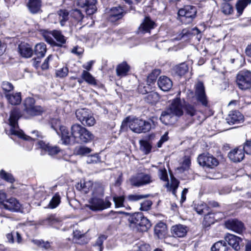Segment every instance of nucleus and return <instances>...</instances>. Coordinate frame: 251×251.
<instances>
[{
	"label": "nucleus",
	"instance_id": "1",
	"mask_svg": "<svg viewBox=\"0 0 251 251\" xmlns=\"http://www.w3.org/2000/svg\"><path fill=\"white\" fill-rule=\"evenodd\" d=\"M21 116L22 115L19 109L14 108L11 110L9 118L10 129L8 132H7V134L8 135H16L20 138L27 141L30 140H35L39 138H42L43 136L41 133L37 130L32 131L31 132L32 136L30 137L25 135L23 131L19 129L18 121Z\"/></svg>",
	"mask_w": 251,
	"mask_h": 251
},
{
	"label": "nucleus",
	"instance_id": "2",
	"mask_svg": "<svg viewBox=\"0 0 251 251\" xmlns=\"http://www.w3.org/2000/svg\"><path fill=\"white\" fill-rule=\"evenodd\" d=\"M183 113L182 105L180 100L179 99H174L169 107L162 112L160 120L162 123L168 125L172 122L171 119L174 116L180 117L182 115Z\"/></svg>",
	"mask_w": 251,
	"mask_h": 251
},
{
	"label": "nucleus",
	"instance_id": "3",
	"mask_svg": "<svg viewBox=\"0 0 251 251\" xmlns=\"http://www.w3.org/2000/svg\"><path fill=\"white\" fill-rule=\"evenodd\" d=\"M128 122L129 128L135 133H145L149 131L151 129V124L150 122L138 118L133 119L129 121L128 118H126L122 122L121 128H123L124 126H126Z\"/></svg>",
	"mask_w": 251,
	"mask_h": 251
},
{
	"label": "nucleus",
	"instance_id": "4",
	"mask_svg": "<svg viewBox=\"0 0 251 251\" xmlns=\"http://www.w3.org/2000/svg\"><path fill=\"white\" fill-rule=\"evenodd\" d=\"M197 10L195 6L185 5L178 11V15L181 22L185 25L192 23L196 17Z\"/></svg>",
	"mask_w": 251,
	"mask_h": 251
},
{
	"label": "nucleus",
	"instance_id": "5",
	"mask_svg": "<svg viewBox=\"0 0 251 251\" xmlns=\"http://www.w3.org/2000/svg\"><path fill=\"white\" fill-rule=\"evenodd\" d=\"M111 203L107 197L104 200L98 197H93L89 200V204L86 205L93 211H101L109 208Z\"/></svg>",
	"mask_w": 251,
	"mask_h": 251
},
{
	"label": "nucleus",
	"instance_id": "6",
	"mask_svg": "<svg viewBox=\"0 0 251 251\" xmlns=\"http://www.w3.org/2000/svg\"><path fill=\"white\" fill-rule=\"evenodd\" d=\"M238 88L242 90L251 88V71H243L239 73L236 79Z\"/></svg>",
	"mask_w": 251,
	"mask_h": 251
},
{
	"label": "nucleus",
	"instance_id": "7",
	"mask_svg": "<svg viewBox=\"0 0 251 251\" xmlns=\"http://www.w3.org/2000/svg\"><path fill=\"white\" fill-rule=\"evenodd\" d=\"M75 115L77 119L83 125L91 126H94L96 123L95 118L88 109H78L76 111Z\"/></svg>",
	"mask_w": 251,
	"mask_h": 251
},
{
	"label": "nucleus",
	"instance_id": "8",
	"mask_svg": "<svg viewBox=\"0 0 251 251\" xmlns=\"http://www.w3.org/2000/svg\"><path fill=\"white\" fill-rule=\"evenodd\" d=\"M152 181L151 176L144 173H138L131 176L129 179L130 184L137 187L150 184Z\"/></svg>",
	"mask_w": 251,
	"mask_h": 251
},
{
	"label": "nucleus",
	"instance_id": "9",
	"mask_svg": "<svg viewBox=\"0 0 251 251\" xmlns=\"http://www.w3.org/2000/svg\"><path fill=\"white\" fill-rule=\"evenodd\" d=\"M35 100L33 98H27L24 103V111L29 116H38L43 112V108L40 106L34 105Z\"/></svg>",
	"mask_w": 251,
	"mask_h": 251
},
{
	"label": "nucleus",
	"instance_id": "10",
	"mask_svg": "<svg viewBox=\"0 0 251 251\" xmlns=\"http://www.w3.org/2000/svg\"><path fill=\"white\" fill-rule=\"evenodd\" d=\"M195 95L196 100L205 107L208 106V100L205 94L204 85L202 82L199 81L195 85Z\"/></svg>",
	"mask_w": 251,
	"mask_h": 251
},
{
	"label": "nucleus",
	"instance_id": "11",
	"mask_svg": "<svg viewBox=\"0 0 251 251\" xmlns=\"http://www.w3.org/2000/svg\"><path fill=\"white\" fill-rule=\"evenodd\" d=\"M199 164L203 167L213 168L218 165V160L209 154H201L198 157Z\"/></svg>",
	"mask_w": 251,
	"mask_h": 251
},
{
	"label": "nucleus",
	"instance_id": "12",
	"mask_svg": "<svg viewBox=\"0 0 251 251\" xmlns=\"http://www.w3.org/2000/svg\"><path fill=\"white\" fill-rule=\"evenodd\" d=\"M97 0H77V5L80 7L84 8L87 15H91L97 11L95 5Z\"/></svg>",
	"mask_w": 251,
	"mask_h": 251
},
{
	"label": "nucleus",
	"instance_id": "13",
	"mask_svg": "<svg viewBox=\"0 0 251 251\" xmlns=\"http://www.w3.org/2000/svg\"><path fill=\"white\" fill-rule=\"evenodd\" d=\"M37 145L39 148L50 156L55 155L60 151V149L57 146L52 145L43 141H39Z\"/></svg>",
	"mask_w": 251,
	"mask_h": 251
},
{
	"label": "nucleus",
	"instance_id": "14",
	"mask_svg": "<svg viewBox=\"0 0 251 251\" xmlns=\"http://www.w3.org/2000/svg\"><path fill=\"white\" fill-rule=\"evenodd\" d=\"M226 227L234 232L241 233L244 229V224L237 219H230L225 222Z\"/></svg>",
	"mask_w": 251,
	"mask_h": 251
},
{
	"label": "nucleus",
	"instance_id": "15",
	"mask_svg": "<svg viewBox=\"0 0 251 251\" xmlns=\"http://www.w3.org/2000/svg\"><path fill=\"white\" fill-rule=\"evenodd\" d=\"M224 241L228 243L235 251H238L240 249V244L242 239L235 235L227 233L224 237Z\"/></svg>",
	"mask_w": 251,
	"mask_h": 251
},
{
	"label": "nucleus",
	"instance_id": "16",
	"mask_svg": "<svg viewBox=\"0 0 251 251\" xmlns=\"http://www.w3.org/2000/svg\"><path fill=\"white\" fill-rule=\"evenodd\" d=\"M188 230L187 226L177 224L174 225L171 227V232L172 236L175 238H182L185 237Z\"/></svg>",
	"mask_w": 251,
	"mask_h": 251
},
{
	"label": "nucleus",
	"instance_id": "17",
	"mask_svg": "<svg viewBox=\"0 0 251 251\" xmlns=\"http://www.w3.org/2000/svg\"><path fill=\"white\" fill-rule=\"evenodd\" d=\"M125 12L121 6L112 8L108 13L107 19L111 22H115L121 19L124 15Z\"/></svg>",
	"mask_w": 251,
	"mask_h": 251
},
{
	"label": "nucleus",
	"instance_id": "18",
	"mask_svg": "<svg viewBox=\"0 0 251 251\" xmlns=\"http://www.w3.org/2000/svg\"><path fill=\"white\" fill-rule=\"evenodd\" d=\"M229 125L238 124L243 122L244 116L238 111H231L226 119Z\"/></svg>",
	"mask_w": 251,
	"mask_h": 251
},
{
	"label": "nucleus",
	"instance_id": "19",
	"mask_svg": "<svg viewBox=\"0 0 251 251\" xmlns=\"http://www.w3.org/2000/svg\"><path fill=\"white\" fill-rule=\"evenodd\" d=\"M154 22L149 17H145L138 28L139 32L141 33L150 32L154 28Z\"/></svg>",
	"mask_w": 251,
	"mask_h": 251
},
{
	"label": "nucleus",
	"instance_id": "20",
	"mask_svg": "<svg viewBox=\"0 0 251 251\" xmlns=\"http://www.w3.org/2000/svg\"><path fill=\"white\" fill-rule=\"evenodd\" d=\"M244 152L243 149L236 148L231 150L228 154V157L230 160L234 162H239L244 158Z\"/></svg>",
	"mask_w": 251,
	"mask_h": 251
},
{
	"label": "nucleus",
	"instance_id": "21",
	"mask_svg": "<svg viewBox=\"0 0 251 251\" xmlns=\"http://www.w3.org/2000/svg\"><path fill=\"white\" fill-rule=\"evenodd\" d=\"M2 205L5 209L12 211H18L21 207V204L19 202L13 198L6 201L4 200Z\"/></svg>",
	"mask_w": 251,
	"mask_h": 251
},
{
	"label": "nucleus",
	"instance_id": "22",
	"mask_svg": "<svg viewBox=\"0 0 251 251\" xmlns=\"http://www.w3.org/2000/svg\"><path fill=\"white\" fill-rule=\"evenodd\" d=\"M59 131L61 133V140L65 145L74 144L75 140L73 139L72 133L70 134L68 129L64 126H59Z\"/></svg>",
	"mask_w": 251,
	"mask_h": 251
},
{
	"label": "nucleus",
	"instance_id": "23",
	"mask_svg": "<svg viewBox=\"0 0 251 251\" xmlns=\"http://www.w3.org/2000/svg\"><path fill=\"white\" fill-rule=\"evenodd\" d=\"M143 214L141 212L135 213L128 218L129 226L132 230H136L138 224L142 221Z\"/></svg>",
	"mask_w": 251,
	"mask_h": 251
},
{
	"label": "nucleus",
	"instance_id": "24",
	"mask_svg": "<svg viewBox=\"0 0 251 251\" xmlns=\"http://www.w3.org/2000/svg\"><path fill=\"white\" fill-rule=\"evenodd\" d=\"M41 0H28L27 3V6L29 11L33 14L41 12Z\"/></svg>",
	"mask_w": 251,
	"mask_h": 251
},
{
	"label": "nucleus",
	"instance_id": "25",
	"mask_svg": "<svg viewBox=\"0 0 251 251\" xmlns=\"http://www.w3.org/2000/svg\"><path fill=\"white\" fill-rule=\"evenodd\" d=\"M157 84L159 87L163 91H169L172 87V80L166 76H161L158 80Z\"/></svg>",
	"mask_w": 251,
	"mask_h": 251
},
{
	"label": "nucleus",
	"instance_id": "26",
	"mask_svg": "<svg viewBox=\"0 0 251 251\" xmlns=\"http://www.w3.org/2000/svg\"><path fill=\"white\" fill-rule=\"evenodd\" d=\"M5 98L8 102L11 105H15L21 103L22 98L20 92H17L14 94H7Z\"/></svg>",
	"mask_w": 251,
	"mask_h": 251
},
{
	"label": "nucleus",
	"instance_id": "27",
	"mask_svg": "<svg viewBox=\"0 0 251 251\" xmlns=\"http://www.w3.org/2000/svg\"><path fill=\"white\" fill-rule=\"evenodd\" d=\"M18 49L19 52L23 57H30L33 54V50L28 44H22L19 46Z\"/></svg>",
	"mask_w": 251,
	"mask_h": 251
},
{
	"label": "nucleus",
	"instance_id": "28",
	"mask_svg": "<svg viewBox=\"0 0 251 251\" xmlns=\"http://www.w3.org/2000/svg\"><path fill=\"white\" fill-rule=\"evenodd\" d=\"M53 37L57 42H55L54 46L62 47L66 42L67 38L62 34L60 31L53 30Z\"/></svg>",
	"mask_w": 251,
	"mask_h": 251
},
{
	"label": "nucleus",
	"instance_id": "29",
	"mask_svg": "<svg viewBox=\"0 0 251 251\" xmlns=\"http://www.w3.org/2000/svg\"><path fill=\"white\" fill-rule=\"evenodd\" d=\"M130 69V67L126 62H123L118 65L116 68L117 75L122 77L127 75Z\"/></svg>",
	"mask_w": 251,
	"mask_h": 251
},
{
	"label": "nucleus",
	"instance_id": "30",
	"mask_svg": "<svg viewBox=\"0 0 251 251\" xmlns=\"http://www.w3.org/2000/svg\"><path fill=\"white\" fill-rule=\"evenodd\" d=\"M151 224L149 220L143 215L142 221H141L140 223L138 224V226L136 231L141 232L146 231L151 227Z\"/></svg>",
	"mask_w": 251,
	"mask_h": 251
},
{
	"label": "nucleus",
	"instance_id": "31",
	"mask_svg": "<svg viewBox=\"0 0 251 251\" xmlns=\"http://www.w3.org/2000/svg\"><path fill=\"white\" fill-rule=\"evenodd\" d=\"M229 248L226 243L223 240L216 242L211 247V251H227Z\"/></svg>",
	"mask_w": 251,
	"mask_h": 251
},
{
	"label": "nucleus",
	"instance_id": "32",
	"mask_svg": "<svg viewBox=\"0 0 251 251\" xmlns=\"http://www.w3.org/2000/svg\"><path fill=\"white\" fill-rule=\"evenodd\" d=\"M61 26H64L66 21L69 20V12L66 10H60L56 15Z\"/></svg>",
	"mask_w": 251,
	"mask_h": 251
},
{
	"label": "nucleus",
	"instance_id": "33",
	"mask_svg": "<svg viewBox=\"0 0 251 251\" xmlns=\"http://www.w3.org/2000/svg\"><path fill=\"white\" fill-rule=\"evenodd\" d=\"M83 130V131L78 138L79 139L80 141L87 143L92 140L94 138V136L92 133L86 128H84Z\"/></svg>",
	"mask_w": 251,
	"mask_h": 251
},
{
	"label": "nucleus",
	"instance_id": "34",
	"mask_svg": "<svg viewBox=\"0 0 251 251\" xmlns=\"http://www.w3.org/2000/svg\"><path fill=\"white\" fill-rule=\"evenodd\" d=\"M46 51V45L44 43L37 44L34 48V53L37 56L43 57Z\"/></svg>",
	"mask_w": 251,
	"mask_h": 251
},
{
	"label": "nucleus",
	"instance_id": "35",
	"mask_svg": "<svg viewBox=\"0 0 251 251\" xmlns=\"http://www.w3.org/2000/svg\"><path fill=\"white\" fill-rule=\"evenodd\" d=\"M85 127L79 124L73 125L71 127L72 135L75 140L78 139Z\"/></svg>",
	"mask_w": 251,
	"mask_h": 251
},
{
	"label": "nucleus",
	"instance_id": "36",
	"mask_svg": "<svg viewBox=\"0 0 251 251\" xmlns=\"http://www.w3.org/2000/svg\"><path fill=\"white\" fill-rule=\"evenodd\" d=\"M81 78L89 84L96 85V80L88 71L83 70L81 74Z\"/></svg>",
	"mask_w": 251,
	"mask_h": 251
},
{
	"label": "nucleus",
	"instance_id": "37",
	"mask_svg": "<svg viewBox=\"0 0 251 251\" xmlns=\"http://www.w3.org/2000/svg\"><path fill=\"white\" fill-rule=\"evenodd\" d=\"M188 70V66L185 63L176 66L174 69L175 73L179 76L184 75L187 72Z\"/></svg>",
	"mask_w": 251,
	"mask_h": 251
},
{
	"label": "nucleus",
	"instance_id": "38",
	"mask_svg": "<svg viewBox=\"0 0 251 251\" xmlns=\"http://www.w3.org/2000/svg\"><path fill=\"white\" fill-rule=\"evenodd\" d=\"M159 99V97L157 93L151 92L148 94L144 98L145 100L150 104H155Z\"/></svg>",
	"mask_w": 251,
	"mask_h": 251
},
{
	"label": "nucleus",
	"instance_id": "39",
	"mask_svg": "<svg viewBox=\"0 0 251 251\" xmlns=\"http://www.w3.org/2000/svg\"><path fill=\"white\" fill-rule=\"evenodd\" d=\"M193 36V33L192 32V28L191 29H183L181 32L176 37L177 40H187Z\"/></svg>",
	"mask_w": 251,
	"mask_h": 251
},
{
	"label": "nucleus",
	"instance_id": "40",
	"mask_svg": "<svg viewBox=\"0 0 251 251\" xmlns=\"http://www.w3.org/2000/svg\"><path fill=\"white\" fill-rule=\"evenodd\" d=\"M75 153L77 155H86L92 151V150L84 146H80L75 148Z\"/></svg>",
	"mask_w": 251,
	"mask_h": 251
},
{
	"label": "nucleus",
	"instance_id": "41",
	"mask_svg": "<svg viewBox=\"0 0 251 251\" xmlns=\"http://www.w3.org/2000/svg\"><path fill=\"white\" fill-rule=\"evenodd\" d=\"M1 86L5 96L6 94H10L14 89L13 85L7 81L2 82Z\"/></svg>",
	"mask_w": 251,
	"mask_h": 251
},
{
	"label": "nucleus",
	"instance_id": "42",
	"mask_svg": "<svg viewBox=\"0 0 251 251\" xmlns=\"http://www.w3.org/2000/svg\"><path fill=\"white\" fill-rule=\"evenodd\" d=\"M43 36L44 38L45 41L51 45V46H53L55 44V41L52 38L53 37V31H44L43 32Z\"/></svg>",
	"mask_w": 251,
	"mask_h": 251
},
{
	"label": "nucleus",
	"instance_id": "43",
	"mask_svg": "<svg viewBox=\"0 0 251 251\" xmlns=\"http://www.w3.org/2000/svg\"><path fill=\"white\" fill-rule=\"evenodd\" d=\"M60 202V197L58 193H56L50 200L48 206L50 208H54L59 204Z\"/></svg>",
	"mask_w": 251,
	"mask_h": 251
},
{
	"label": "nucleus",
	"instance_id": "44",
	"mask_svg": "<svg viewBox=\"0 0 251 251\" xmlns=\"http://www.w3.org/2000/svg\"><path fill=\"white\" fill-rule=\"evenodd\" d=\"M148 197V195H140L137 194L129 195L127 197V200L131 202L139 201Z\"/></svg>",
	"mask_w": 251,
	"mask_h": 251
},
{
	"label": "nucleus",
	"instance_id": "45",
	"mask_svg": "<svg viewBox=\"0 0 251 251\" xmlns=\"http://www.w3.org/2000/svg\"><path fill=\"white\" fill-rule=\"evenodd\" d=\"M74 237L75 240V242L76 240H81L80 242H78L79 244H84L87 242V241H85V235L84 234L82 233L80 231L78 230H75L74 231Z\"/></svg>",
	"mask_w": 251,
	"mask_h": 251
},
{
	"label": "nucleus",
	"instance_id": "46",
	"mask_svg": "<svg viewBox=\"0 0 251 251\" xmlns=\"http://www.w3.org/2000/svg\"><path fill=\"white\" fill-rule=\"evenodd\" d=\"M103 187L100 184L96 185L93 190V197H102L103 196Z\"/></svg>",
	"mask_w": 251,
	"mask_h": 251
},
{
	"label": "nucleus",
	"instance_id": "47",
	"mask_svg": "<svg viewBox=\"0 0 251 251\" xmlns=\"http://www.w3.org/2000/svg\"><path fill=\"white\" fill-rule=\"evenodd\" d=\"M87 164H96L100 162V157L98 153L88 156L86 160Z\"/></svg>",
	"mask_w": 251,
	"mask_h": 251
},
{
	"label": "nucleus",
	"instance_id": "48",
	"mask_svg": "<svg viewBox=\"0 0 251 251\" xmlns=\"http://www.w3.org/2000/svg\"><path fill=\"white\" fill-rule=\"evenodd\" d=\"M105 239L104 236H100L99 237L97 241H96L95 244H94V248H95V250L97 251H102L103 247L102 246L103 241Z\"/></svg>",
	"mask_w": 251,
	"mask_h": 251
},
{
	"label": "nucleus",
	"instance_id": "49",
	"mask_svg": "<svg viewBox=\"0 0 251 251\" xmlns=\"http://www.w3.org/2000/svg\"><path fill=\"white\" fill-rule=\"evenodd\" d=\"M155 234L157 236L158 238H163L166 234L165 228L160 227L158 226H156L154 228Z\"/></svg>",
	"mask_w": 251,
	"mask_h": 251
},
{
	"label": "nucleus",
	"instance_id": "50",
	"mask_svg": "<svg viewBox=\"0 0 251 251\" xmlns=\"http://www.w3.org/2000/svg\"><path fill=\"white\" fill-rule=\"evenodd\" d=\"M0 176L1 178L10 183H12L14 181L13 176L11 174L6 173L3 170H1L0 172Z\"/></svg>",
	"mask_w": 251,
	"mask_h": 251
},
{
	"label": "nucleus",
	"instance_id": "51",
	"mask_svg": "<svg viewBox=\"0 0 251 251\" xmlns=\"http://www.w3.org/2000/svg\"><path fill=\"white\" fill-rule=\"evenodd\" d=\"M125 197L124 196L113 197V201L116 207H121L124 206Z\"/></svg>",
	"mask_w": 251,
	"mask_h": 251
},
{
	"label": "nucleus",
	"instance_id": "52",
	"mask_svg": "<svg viewBox=\"0 0 251 251\" xmlns=\"http://www.w3.org/2000/svg\"><path fill=\"white\" fill-rule=\"evenodd\" d=\"M33 242L34 244L45 249H48L50 247V243L48 241L45 242L42 240H33Z\"/></svg>",
	"mask_w": 251,
	"mask_h": 251
},
{
	"label": "nucleus",
	"instance_id": "53",
	"mask_svg": "<svg viewBox=\"0 0 251 251\" xmlns=\"http://www.w3.org/2000/svg\"><path fill=\"white\" fill-rule=\"evenodd\" d=\"M184 110L186 113L191 117L194 116L196 113L195 108L193 105L189 104L185 105Z\"/></svg>",
	"mask_w": 251,
	"mask_h": 251
},
{
	"label": "nucleus",
	"instance_id": "54",
	"mask_svg": "<svg viewBox=\"0 0 251 251\" xmlns=\"http://www.w3.org/2000/svg\"><path fill=\"white\" fill-rule=\"evenodd\" d=\"M150 246L147 244L138 243L135 247L134 251H149Z\"/></svg>",
	"mask_w": 251,
	"mask_h": 251
},
{
	"label": "nucleus",
	"instance_id": "55",
	"mask_svg": "<svg viewBox=\"0 0 251 251\" xmlns=\"http://www.w3.org/2000/svg\"><path fill=\"white\" fill-rule=\"evenodd\" d=\"M222 11L225 14H230L233 12L232 6L229 3L225 1L223 3Z\"/></svg>",
	"mask_w": 251,
	"mask_h": 251
},
{
	"label": "nucleus",
	"instance_id": "56",
	"mask_svg": "<svg viewBox=\"0 0 251 251\" xmlns=\"http://www.w3.org/2000/svg\"><path fill=\"white\" fill-rule=\"evenodd\" d=\"M68 68L67 67H64L56 71V75L61 78L64 77L68 75Z\"/></svg>",
	"mask_w": 251,
	"mask_h": 251
},
{
	"label": "nucleus",
	"instance_id": "57",
	"mask_svg": "<svg viewBox=\"0 0 251 251\" xmlns=\"http://www.w3.org/2000/svg\"><path fill=\"white\" fill-rule=\"evenodd\" d=\"M152 203L150 200H146L141 203L140 209L142 211H148L151 209Z\"/></svg>",
	"mask_w": 251,
	"mask_h": 251
},
{
	"label": "nucleus",
	"instance_id": "58",
	"mask_svg": "<svg viewBox=\"0 0 251 251\" xmlns=\"http://www.w3.org/2000/svg\"><path fill=\"white\" fill-rule=\"evenodd\" d=\"M140 144L142 150L146 153H149L151 149V146L149 142L146 141H141Z\"/></svg>",
	"mask_w": 251,
	"mask_h": 251
},
{
	"label": "nucleus",
	"instance_id": "59",
	"mask_svg": "<svg viewBox=\"0 0 251 251\" xmlns=\"http://www.w3.org/2000/svg\"><path fill=\"white\" fill-rule=\"evenodd\" d=\"M195 210L196 212L200 215L205 214L208 211L206 205L205 204L198 205L195 207Z\"/></svg>",
	"mask_w": 251,
	"mask_h": 251
},
{
	"label": "nucleus",
	"instance_id": "60",
	"mask_svg": "<svg viewBox=\"0 0 251 251\" xmlns=\"http://www.w3.org/2000/svg\"><path fill=\"white\" fill-rule=\"evenodd\" d=\"M247 5V3L244 0L239 1L236 4V9L238 12L241 15L244 9V8Z\"/></svg>",
	"mask_w": 251,
	"mask_h": 251
},
{
	"label": "nucleus",
	"instance_id": "61",
	"mask_svg": "<svg viewBox=\"0 0 251 251\" xmlns=\"http://www.w3.org/2000/svg\"><path fill=\"white\" fill-rule=\"evenodd\" d=\"M242 149L244 153L251 155V139L247 140Z\"/></svg>",
	"mask_w": 251,
	"mask_h": 251
},
{
	"label": "nucleus",
	"instance_id": "62",
	"mask_svg": "<svg viewBox=\"0 0 251 251\" xmlns=\"http://www.w3.org/2000/svg\"><path fill=\"white\" fill-rule=\"evenodd\" d=\"M73 16L78 22L81 21L84 17L81 11L79 9H75L73 12Z\"/></svg>",
	"mask_w": 251,
	"mask_h": 251
},
{
	"label": "nucleus",
	"instance_id": "63",
	"mask_svg": "<svg viewBox=\"0 0 251 251\" xmlns=\"http://www.w3.org/2000/svg\"><path fill=\"white\" fill-rule=\"evenodd\" d=\"M191 160L188 157L185 156L183 159L181 168L184 170H187L190 166Z\"/></svg>",
	"mask_w": 251,
	"mask_h": 251
},
{
	"label": "nucleus",
	"instance_id": "64",
	"mask_svg": "<svg viewBox=\"0 0 251 251\" xmlns=\"http://www.w3.org/2000/svg\"><path fill=\"white\" fill-rule=\"evenodd\" d=\"M168 135V132H165V133L161 137L160 139L159 140L157 144L158 148H161L162 144L168 140L169 137Z\"/></svg>",
	"mask_w": 251,
	"mask_h": 251
}]
</instances>
